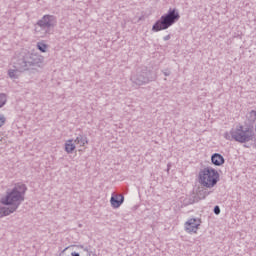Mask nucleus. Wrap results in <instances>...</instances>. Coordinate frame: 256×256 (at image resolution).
<instances>
[{
    "label": "nucleus",
    "instance_id": "nucleus-1",
    "mask_svg": "<svg viewBox=\"0 0 256 256\" xmlns=\"http://www.w3.org/2000/svg\"><path fill=\"white\" fill-rule=\"evenodd\" d=\"M43 61H45V59L41 54L23 50L15 55L13 61L14 70H8V76L10 79H17V71H19V73H25V71H37V69L43 67Z\"/></svg>",
    "mask_w": 256,
    "mask_h": 256
},
{
    "label": "nucleus",
    "instance_id": "nucleus-2",
    "mask_svg": "<svg viewBox=\"0 0 256 256\" xmlns=\"http://www.w3.org/2000/svg\"><path fill=\"white\" fill-rule=\"evenodd\" d=\"M27 185L17 183L13 189H8L6 195L0 199V203L6 206H0V218L7 217L19 209L21 203L25 201ZM8 206V207H7Z\"/></svg>",
    "mask_w": 256,
    "mask_h": 256
},
{
    "label": "nucleus",
    "instance_id": "nucleus-3",
    "mask_svg": "<svg viewBox=\"0 0 256 256\" xmlns=\"http://www.w3.org/2000/svg\"><path fill=\"white\" fill-rule=\"evenodd\" d=\"M179 19H181V15H179L177 9L170 8L166 14L162 15L160 19L154 23L152 31L154 33L165 31L169 29V27H172V25H175Z\"/></svg>",
    "mask_w": 256,
    "mask_h": 256
},
{
    "label": "nucleus",
    "instance_id": "nucleus-4",
    "mask_svg": "<svg viewBox=\"0 0 256 256\" xmlns=\"http://www.w3.org/2000/svg\"><path fill=\"white\" fill-rule=\"evenodd\" d=\"M57 25V17L46 14L35 24V32L40 37H45L51 34V29Z\"/></svg>",
    "mask_w": 256,
    "mask_h": 256
},
{
    "label": "nucleus",
    "instance_id": "nucleus-5",
    "mask_svg": "<svg viewBox=\"0 0 256 256\" xmlns=\"http://www.w3.org/2000/svg\"><path fill=\"white\" fill-rule=\"evenodd\" d=\"M231 135L237 143H249L255 139V131L251 127L238 125L231 129Z\"/></svg>",
    "mask_w": 256,
    "mask_h": 256
},
{
    "label": "nucleus",
    "instance_id": "nucleus-6",
    "mask_svg": "<svg viewBox=\"0 0 256 256\" xmlns=\"http://www.w3.org/2000/svg\"><path fill=\"white\" fill-rule=\"evenodd\" d=\"M199 181L203 187L211 189L219 183V172L211 167L204 168L199 173Z\"/></svg>",
    "mask_w": 256,
    "mask_h": 256
},
{
    "label": "nucleus",
    "instance_id": "nucleus-7",
    "mask_svg": "<svg viewBox=\"0 0 256 256\" xmlns=\"http://www.w3.org/2000/svg\"><path fill=\"white\" fill-rule=\"evenodd\" d=\"M156 79L157 76L154 75V73L149 71L147 68H144L141 71L132 74L130 77V81L133 85H136V87H141V85H147L151 83V81H155Z\"/></svg>",
    "mask_w": 256,
    "mask_h": 256
},
{
    "label": "nucleus",
    "instance_id": "nucleus-8",
    "mask_svg": "<svg viewBox=\"0 0 256 256\" xmlns=\"http://www.w3.org/2000/svg\"><path fill=\"white\" fill-rule=\"evenodd\" d=\"M186 233H197L199 231V227H201V219L199 218H191L184 224Z\"/></svg>",
    "mask_w": 256,
    "mask_h": 256
},
{
    "label": "nucleus",
    "instance_id": "nucleus-9",
    "mask_svg": "<svg viewBox=\"0 0 256 256\" xmlns=\"http://www.w3.org/2000/svg\"><path fill=\"white\" fill-rule=\"evenodd\" d=\"M125 202V196L123 194H112L110 203L113 209H119L120 205H123Z\"/></svg>",
    "mask_w": 256,
    "mask_h": 256
},
{
    "label": "nucleus",
    "instance_id": "nucleus-10",
    "mask_svg": "<svg viewBox=\"0 0 256 256\" xmlns=\"http://www.w3.org/2000/svg\"><path fill=\"white\" fill-rule=\"evenodd\" d=\"M211 162L213 163V165H215L216 167H221V165H223L225 163V158L223 157V155L219 154V153H214L211 156Z\"/></svg>",
    "mask_w": 256,
    "mask_h": 256
},
{
    "label": "nucleus",
    "instance_id": "nucleus-11",
    "mask_svg": "<svg viewBox=\"0 0 256 256\" xmlns=\"http://www.w3.org/2000/svg\"><path fill=\"white\" fill-rule=\"evenodd\" d=\"M75 145H79V147H85L89 143L87 136L85 135H78L74 140Z\"/></svg>",
    "mask_w": 256,
    "mask_h": 256
},
{
    "label": "nucleus",
    "instance_id": "nucleus-12",
    "mask_svg": "<svg viewBox=\"0 0 256 256\" xmlns=\"http://www.w3.org/2000/svg\"><path fill=\"white\" fill-rule=\"evenodd\" d=\"M65 151L66 153H73V151H75V144L73 143V140H68L65 143Z\"/></svg>",
    "mask_w": 256,
    "mask_h": 256
},
{
    "label": "nucleus",
    "instance_id": "nucleus-13",
    "mask_svg": "<svg viewBox=\"0 0 256 256\" xmlns=\"http://www.w3.org/2000/svg\"><path fill=\"white\" fill-rule=\"evenodd\" d=\"M59 256H80V254L77 252H71L69 248H65L64 250L61 251Z\"/></svg>",
    "mask_w": 256,
    "mask_h": 256
},
{
    "label": "nucleus",
    "instance_id": "nucleus-14",
    "mask_svg": "<svg viewBox=\"0 0 256 256\" xmlns=\"http://www.w3.org/2000/svg\"><path fill=\"white\" fill-rule=\"evenodd\" d=\"M7 103V94L0 93V109L2 107H5V104Z\"/></svg>",
    "mask_w": 256,
    "mask_h": 256
},
{
    "label": "nucleus",
    "instance_id": "nucleus-15",
    "mask_svg": "<svg viewBox=\"0 0 256 256\" xmlns=\"http://www.w3.org/2000/svg\"><path fill=\"white\" fill-rule=\"evenodd\" d=\"M37 49H39V51H41V53H47V44H45L43 42H38Z\"/></svg>",
    "mask_w": 256,
    "mask_h": 256
},
{
    "label": "nucleus",
    "instance_id": "nucleus-16",
    "mask_svg": "<svg viewBox=\"0 0 256 256\" xmlns=\"http://www.w3.org/2000/svg\"><path fill=\"white\" fill-rule=\"evenodd\" d=\"M207 195H209V191L203 189V190H199L198 192V197L200 199H205V197H207Z\"/></svg>",
    "mask_w": 256,
    "mask_h": 256
},
{
    "label": "nucleus",
    "instance_id": "nucleus-17",
    "mask_svg": "<svg viewBox=\"0 0 256 256\" xmlns=\"http://www.w3.org/2000/svg\"><path fill=\"white\" fill-rule=\"evenodd\" d=\"M224 138H225L227 141H235V140L233 139V134H231V130H230V132H225V133H224Z\"/></svg>",
    "mask_w": 256,
    "mask_h": 256
},
{
    "label": "nucleus",
    "instance_id": "nucleus-18",
    "mask_svg": "<svg viewBox=\"0 0 256 256\" xmlns=\"http://www.w3.org/2000/svg\"><path fill=\"white\" fill-rule=\"evenodd\" d=\"M7 121V118H5V115L0 114V127H3Z\"/></svg>",
    "mask_w": 256,
    "mask_h": 256
},
{
    "label": "nucleus",
    "instance_id": "nucleus-19",
    "mask_svg": "<svg viewBox=\"0 0 256 256\" xmlns=\"http://www.w3.org/2000/svg\"><path fill=\"white\" fill-rule=\"evenodd\" d=\"M249 118L252 120L256 119V111L255 110H251L249 112Z\"/></svg>",
    "mask_w": 256,
    "mask_h": 256
},
{
    "label": "nucleus",
    "instance_id": "nucleus-20",
    "mask_svg": "<svg viewBox=\"0 0 256 256\" xmlns=\"http://www.w3.org/2000/svg\"><path fill=\"white\" fill-rule=\"evenodd\" d=\"M214 213H215V215H219L221 213V208L219 206H215Z\"/></svg>",
    "mask_w": 256,
    "mask_h": 256
},
{
    "label": "nucleus",
    "instance_id": "nucleus-21",
    "mask_svg": "<svg viewBox=\"0 0 256 256\" xmlns=\"http://www.w3.org/2000/svg\"><path fill=\"white\" fill-rule=\"evenodd\" d=\"M169 39H171V35L169 34L163 37L164 41H169Z\"/></svg>",
    "mask_w": 256,
    "mask_h": 256
},
{
    "label": "nucleus",
    "instance_id": "nucleus-22",
    "mask_svg": "<svg viewBox=\"0 0 256 256\" xmlns=\"http://www.w3.org/2000/svg\"><path fill=\"white\" fill-rule=\"evenodd\" d=\"M165 77H169L171 75L170 72H164Z\"/></svg>",
    "mask_w": 256,
    "mask_h": 256
},
{
    "label": "nucleus",
    "instance_id": "nucleus-23",
    "mask_svg": "<svg viewBox=\"0 0 256 256\" xmlns=\"http://www.w3.org/2000/svg\"><path fill=\"white\" fill-rule=\"evenodd\" d=\"M87 256H91V253L87 252Z\"/></svg>",
    "mask_w": 256,
    "mask_h": 256
}]
</instances>
